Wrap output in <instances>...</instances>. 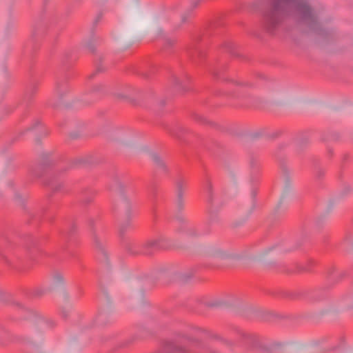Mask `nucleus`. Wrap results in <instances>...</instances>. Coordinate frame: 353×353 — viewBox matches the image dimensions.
Masks as SVG:
<instances>
[{
    "label": "nucleus",
    "instance_id": "obj_1",
    "mask_svg": "<svg viewBox=\"0 0 353 353\" xmlns=\"http://www.w3.org/2000/svg\"><path fill=\"white\" fill-rule=\"evenodd\" d=\"M288 19L319 33L318 13L307 0H271L262 24L266 32L274 34Z\"/></svg>",
    "mask_w": 353,
    "mask_h": 353
},
{
    "label": "nucleus",
    "instance_id": "obj_2",
    "mask_svg": "<svg viewBox=\"0 0 353 353\" xmlns=\"http://www.w3.org/2000/svg\"><path fill=\"white\" fill-rule=\"evenodd\" d=\"M185 340H190L188 337H178L174 340L165 341L163 346L164 353H189V350L181 345Z\"/></svg>",
    "mask_w": 353,
    "mask_h": 353
},
{
    "label": "nucleus",
    "instance_id": "obj_3",
    "mask_svg": "<svg viewBox=\"0 0 353 353\" xmlns=\"http://www.w3.org/2000/svg\"><path fill=\"white\" fill-rule=\"evenodd\" d=\"M138 91L130 85H125L115 93V96L125 100H134Z\"/></svg>",
    "mask_w": 353,
    "mask_h": 353
},
{
    "label": "nucleus",
    "instance_id": "obj_4",
    "mask_svg": "<svg viewBox=\"0 0 353 353\" xmlns=\"http://www.w3.org/2000/svg\"><path fill=\"white\" fill-rule=\"evenodd\" d=\"M172 83L175 88L180 92H184L188 89V78L187 76L183 77L174 76L172 77Z\"/></svg>",
    "mask_w": 353,
    "mask_h": 353
},
{
    "label": "nucleus",
    "instance_id": "obj_5",
    "mask_svg": "<svg viewBox=\"0 0 353 353\" xmlns=\"http://www.w3.org/2000/svg\"><path fill=\"white\" fill-rule=\"evenodd\" d=\"M186 185V181L183 179H178L176 181L177 203L179 208H182L183 206V195Z\"/></svg>",
    "mask_w": 353,
    "mask_h": 353
},
{
    "label": "nucleus",
    "instance_id": "obj_6",
    "mask_svg": "<svg viewBox=\"0 0 353 353\" xmlns=\"http://www.w3.org/2000/svg\"><path fill=\"white\" fill-rule=\"evenodd\" d=\"M151 158L157 168L165 172H167L168 169L165 163L159 154L153 153L151 154Z\"/></svg>",
    "mask_w": 353,
    "mask_h": 353
},
{
    "label": "nucleus",
    "instance_id": "obj_7",
    "mask_svg": "<svg viewBox=\"0 0 353 353\" xmlns=\"http://www.w3.org/2000/svg\"><path fill=\"white\" fill-rule=\"evenodd\" d=\"M168 132L170 135L177 138L181 139V134L186 132V129L182 125H176L172 128H170L168 130Z\"/></svg>",
    "mask_w": 353,
    "mask_h": 353
},
{
    "label": "nucleus",
    "instance_id": "obj_8",
    "mask_svg": "<svg viewBox=\"0 0 353 353\" xmlns=\"http://www.w3.org/2000/svg\"><path fill=\"white\" fill-rule=\"evenodd\" d=\"M119 205L121 210L125 211L127 214L130 212L131 208V203L127 198L123 197L120 201Z\"/></svg>",
    "mask_w": 353,
    "mask_h": 353
},
{
    "label": "nucleus",
    "instance_id": "obj_9",
    "mask_svg": "<svg viewBox=\"0 0 353 353\" xmlns=\"http://www.w3.org/2000/svg\"><path fill=\"white\" fill-rule=\"evenodd\" d=\"M163 239L162 237L152 239V240L149 241L146 245H147V246H148L150 248H161V243L163 241Z\"/></svg>",
    "mask_w": 353,
    "mask_h": 353
},
{
    "label": "nucleus",
    "instance_id": "obj_10",
    "mask_svg": "<svg viewBox=\"0 0 353 353\" xmlns=\"http://www.w3.org/2000/svg\"><path fill=\"white\" fill-rule=\"evenodd\" d=\"M92 239L95 246L101 250H103V243L95 232L92 234Z\"/></svg>",
    "mask_w": 353,
    "mask_h": 353
},
{
    "label": "nucleus",
    "instance_id": "obj_11",
    "mask_svg": "<svg viewBox=\"0 0 353 353\" xmlns=\"http://www.w3.org/2000/svg\"><path fill=\"white\" fill-rule=\"evenodd\" d=\"M17 340L22 344L30 345L32 344V341L24 334H20L17 336Z\"/></svg>",
    "mask_w": 353,
    "mask_h": 353
},
{
    "label": "nucleus",
    "instance_id": "obj_12",
    "mask_svg": "<svg viewBox=\"0 0 353 353\" xmlns=\"http://www.w3.org/2000/svg\"><path fill=\"white\" fill-rule=\"evenodd\" d=\"M69 91L68 88L63 83H58L57 85V92L61 96L63 93H66Z\"/></svg>",
    "mask_w": 353,
    "mask_h": 353
},
{
    "label": "nucleus",
    "instance_id": "obj_13",
    "mask_svg": "<svg viewBox=\"0 0 353 353\" xmlns=\"http://www.w3.org/2000/svg\"><path fill=\"white\" fill-rule=\"evenodd\" d=\"M53 279L55 283H61L63 282V277L60 273H55L53 275Z\"/></svg>",
    "mask_w": 353,
    "mask_h": 353
},
{
    "label": "nucleus",
    "instance_id": "obj_14",
    "mask_svg": "<svg viewBox=\"0 0 353 353\" xmlns=\"http://www.w3.org/2000/svg\"><path fill=\"white\" fill-rule=\"evenodd\" d=\"M185 232L187 233L188 235L190 236H195L197 234V232L195 230L194 228L192 227H186Z\"/></svg>",
    "mask_w": 353,
    "mask_h": 353
},
{
    "label": "nucleus",
    "instance_id": "obj_15",
    "mask_svg": "<svg viewBox=\"0 0 353 353\" xmlns=\"http://www.w3.org/2000/svg\"><path fill=\"white\" fill-rule=\"evenodd\" d=\"M176 43V41L174 39H168L165 41V45L168 46H173Z\"/></svg>",
    "mask_w": 353,
    "mask_h": 353
},
{
    "label": "nucleus",
    "instance_id": "obj_16",
    "mask_svg": "<svg viewBox=\"0 0 353 353\" xmlns=\"http://www.w3.org/2000/svg\"><path fill=\"white\" fill-rule=\"evenodd\" d=\"M190 14L189 12L184 14L181 17L182 23H185L188 21V19L190 17Z\"/></svg>",
    "mask_w": 353,
    "mask_h": 353
},
{
    "label": "nucleus",
    "instance_id": "obj_17",
    "mask_svg": "<svg viewBox=\"0 0 353 353\" xmlns=\"http://www.w3.org/2000/svg\"><path fill=\"white\" fill-rule=\"evenodd\" d=\"M214 256H216V257L223 258L225 256V254L224 252L219 250L214 253Z\"/></svg>",
    "mask_w": 353,
    "mask_h": 353
},
{
    "label": "nucleus",
    "instance_id": "obj_18",
    "mask_svg": "<svg viewBox=\"0 0 353 353\" xmlns=\"http://www.w3.org/2000/svg\"><path fill=\"white\" fill-rule=\"evenodd\" d=\"M63 187V183H59L53 187L54 191H59Z\"/></svg>",
    "mask_w": 353,
    "mask_h": 353
},
{
    "label": "nucleus",
    "instance_id": "obj_19",
    "mask_svg": "<svg viewBox=\"0 0 353 353\" xmlns=\"http://www.w3.org/2000/svg\"><path fill=\"white\" fill-rule=\"evenodd\" d=\"M211 337L213 338V339H217V340H222L224 342H228L227 341L225 340H223L220 336L217 335V334H212L211 335Z\"/></svg>",
    "mask_w": 353,
    "mask_h": 353
},
{
    "label": "nucleus",
    "instance_id": "obj_20",
    "mask_svg": "<svg viewBox=\"0 0 353 353\" xmlns=\"http://www.w3.org/2000/svg\"><path fill=\"white\" fill-rule=\"evenodd\" d=\"M94 89L96 91L98 90L99 89V86H97Z\"/></svg>",
    "mask_w": 353,
    "mask_h": 353
}]
</instances>
